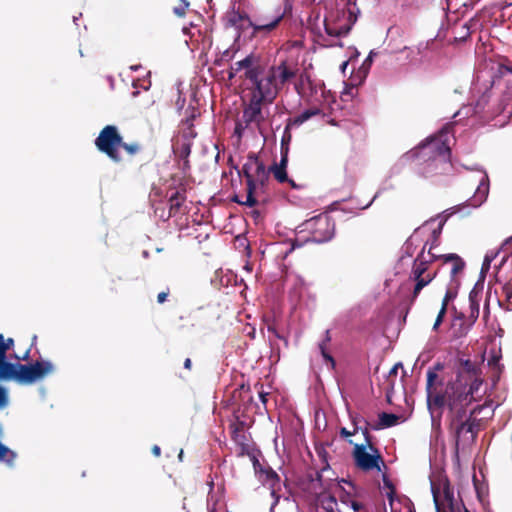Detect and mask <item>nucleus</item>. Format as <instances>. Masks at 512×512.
I'll return each mask as SVG.
<instances>
[{
	"mask_svg": "<svg viewBox=\"0 0 512 512\" xmlns=\"http://www.w3.org/2000/svg\"><path fill=\"white\" fill-rule=\"evenodd\" d=\"M270 170H271V172L273 173L274 178H275L279 183H285V182H288V183H290V185H291L292 187H296V184L294 183V181L288 178L287 172H286V170H285V169H283V166H278L277 164H274V165L270 168Z\"/></svg>",
	"mask_w": 512,
	"mask_h": 512,
	"instance_id": "obj_34",
	"label": "nucleus"
},
{
	"mask_svg": "<svg viewBox=\"0 0 512 512\" xmlns=\"http://www.w3.org/2000/svg\"><path fill=\"white\" fill-rule=\"evenodd\" d=\"M455 296L456 294L454 292H452L451 290H447L442 300V306H445L447 308L449 301L452 300Z\"/></svg>",
	"mask_w": 512,
	"mask_h": 512,
	"instance_id": "obj_50",
	"label": "nucleus"
},
{
	"mask_svg": "<svg viewBox=\"0 0 512 512\" xmlns=\"http://www.w3.org/2000/svg\"><path fill=\"white\" fill-rule=\"evenodd\" d=\"M192 327H194V323L193 322H189V325H180V324L177 325V329L180 330V331H184V330H187V329L192 328Z\"/></svg>",
	"mask_w": 512,
	"mask_h": 512,
	"instance_id": "obj_59",
	"label": "nucleus"
},
{
	"mask_svg": "<svg viewBox=\"0 0 512 512\" xmlns=\"http://www.w3.org/2000/svg\"><path fill=\"white\" fill-rule=\"evenodd\" d=\"M439 236H440V229L439 230H433L432 232V241L430 244V247H432V250L436 248L439 245Z\"/></svg>",
	"mask_w": 512,
	"mask_h": 512,
	"instance_id": "obj_48",
	"label": "nucleus"
},
{
	"mask_svg": "<svg viewBox=\"0 0 512 512\" xmlns=\"http://www.w3.org/2000/svg\"><path fill=\"white\" fill-rule=\"evenodd\" d=\"M250 158L252 161L253 175L257 178L260 185L264 186L265 181L268 180V173L266 172L265 165L255 154L250 155Z\"/></svg>",
	"mask_w": 512,
	"mask_h": 512,
	"instance_id": "obj_27",
	"label": "nucleus"
},
{
	"mask_svg": "<svg viewBox=\"0 0 512 512\" xmlns=\"http://www.w3.org/2000/svg\"><path fill=\"white\" fill-rule=\"evenodd\" d=\"M94 144L98 151L105 154L112 162L117 164L121 163L123 160L120 155V149L124 150L130 157L142 151V145L139 142H125L119 129L115 125H106L103 127L96 137Z\"/></svg>",
	"mask_w": 512,
	"mask_h": 512,
	"instance_id": "obj_2",
	"label": "nucleus"
},
{
	"mask_svg": "<svg viewBox=\"0 0 512 512\" xmlns=\"http://www.w3.org/2000/svg\"><path fill=\"white\" fill-rule=\"evenodd\" d=\"M324 26H325L326 33L329 36H333V37H344L351 30V25H348V24L339 25L336 22H331L327 19L325 20Z\"/></svg>",
	"mask_w": 512,
	"mask_h": 512,
	"instance_id": "obj_26",
	"label": "nucleus"
},
{
	"mask_svg": "<svg viewBox=\"0 0 512 512\" xmlns=\"http://www.w3.org/2000/svg\"><path fill=\"white\" fill-rule=\"evenodd\" d=\"M431 489L434 503L437 509H439L440 504L452 507L454 501V493L447 479L440 484V487H437L435 483H432Z\"/></svg>",
	"mask_w": 512,
	"mask_h": 512,
	"instance_id": "obj_14",
	"label": "nucleus"
},
{
	"mask_svg": "<svg viewBox=\"0 0 512 512\" xmlns=\"http://www.w3.org/2000/svg\"><path fill=\"white\" fill-rule=\"evenodd\" d=\"M348 443L353 445L352 458L355 466L361 471H381V466L385 467L383 457L375 445L368 448L366 445L354 443L351 439H348Z\"/></svg>",
	"mask_w": 512,
	"mask_h": 512,
	"instance_id": "obj_6",
	"label": "nucleus"
},
{
	"mask_svg": "<svg viewBox=\"0 0 512 512\" xmlns=\"http://www.w3.org/2000/svg\"><path fill=\"white\" fill-rule=\"evenodd\" d=\"M252 461H253V467L255 469V472L262 473L266 469L261 465V463L255 456H253Z\"/></svg>",
	"mask_w": 512,
	"mask_h": 512,
	"instance_id": "obj_52",
	"label": "nucleus"
},
{
	"mask_svg": "<svg viewBox=\"0 0 512 512\" xmlns=\"http://www.w3.org/2000/svg\"><path fill=\"white\" fill-rule=\"evenodd\" d=\"M467 381L461 379L449 380L441 394H436L431 404L430 412L433 415L434 410H439V418L442 415V409L444 407L453 408L459 405H470L472 403V397L467 396Z\"/></svg>",
	"mask_w": 512,
	"mask_h": 512,
	"instance_id": "obj_3",
	"label": "nucleus"
},
{
	"mask_svg": "<svg viewBox=\"0 0 512 512\" xmlns=\"http://www.w3.org/2000/svg\"><path fill=\"white\" fill-rule=\"evenodd\" d=\"M480 304L478 299V294L474 291H471L469 294V311L466 314V319L470 323L474 325L476 320L479 317Z\"/></svg>",
	"mask_w": 512,
	"mask_h": 512,
	"instance_id": "obj_29",
	"label": "nucleus"
},
{
	"mask_svg": "<svg viewBox=\"0 0 512 512\" xmlns=\"http://www.w3.org/2000/svg\"><path fill=\"white\" fill-rule=\"evenodd\" d=\"M482 411V406H475L470 412L465 421L459 423L450 431L454 437L455 448L459 449L461 442L474 443L477 439L478 433L481 430V419L477 415Z\"/></svg>",
	"mask_w": 512,
	"mask_h": 512,
	"instance_id": "obj_7",
	"label": "nucleus"
},
{
	"mask_svg": "<svg viewBox=\"0 0 512 512\" xmlns=\"http://www.w3.org/2000/svg\"><path fill=\"white\" fill-rule=\"evenodd\" d=\"M244 68L242 67V64L240 61H237L234 66H232V70H234L235 72H239L241 70H243Z\"/></svg>",
	"mask_w": 512,
	"mask_h": 512,
	"instance_id": "obj_62",
	"label": "nucleus"
},
{
	"mask_svg": "<svg viewBox=\"0 0 512 512\" xmlns=\"http://www.w3.org/2000/svg\"><path fill=\"white\" fill-rule=\"evenodd\" d=\"M284 14L280 10L266 9L258 11L252 17L234 13L229 18V23L233 26L239 22L246 21L248 26L253 28V35L269 34L275 30L282 21Z\"/></svg>",
	"mask_w": 512,
	"mask_h": 512,
	"instance_id": "obj_4",
	"label": "nucleus"
},
{
	"mask_svg": "<svg viewBox=\"0 0 512 512\" xmlns=\"http://www.w3.org/2000/svg\"><path fill=\"white\" fill-rule=\"evenodd\" d=\"M268 331L271 332L275 337L282 339L283 337L279 334V332L276 330L274 326L269 325Z\"/></svg>",
	"mask_w": 512,
	"mask_h": 512,
	"instance_id": "obj_58",
	"label": "nucleus"
},
{
	"mask_svg": "<svg viewBox=\"0 0 512 512\" xmlns=\"http://www.w3.org/2000/svg\"><path fill=\"white\" fill-rule=\"evenodd\" d=\"M319 115L324 116L322 109H320L318 106L310 107V108L304 110L299 115H297L293 118H289L287 125H286V130H288L289 128H291L293 126L298 127V126L302 125L304 122L310 120L312 117L319 116Z\"/></svg>",
	"mask_w": 512,
	"mask_h": 512,
	"instance_id": "obj_18",
	"label": "nucleus"
},
{
	"mask_svg": "<svg viewBox=\"0 0 512 512\" xmlns=\"http://www.w3.org/2000/svg\"><path fill=\"white\" fill-rule=\"evenodd\" d=\"M287 163H288V156H287V151H286L285 153L282 154L280 163L277 164V165L278 166H283V169L286 170Z\"/></svg>",
	"mask_w": 512,
	"mask_h": 512,
	"instance_id": "obj_55",
	"label": "nucleus"
},
{
	"mask_svg": "<svg viewBox=\"0 0 512 512\" xmlns=\"http://www.w3.org/2000/svg\"><path fill=\"white\" fill-rule=\"evenodd\" d=\"M186 200L183 192L176 191L169 197V217H174L180 213L181 208Z\"/></svg>",
	"mask_w": 512,
	"mask_h": 512,
	"instance_id": "obj_28",
	"label": "nucleus"
},
{
	"mask_svg": "<svg viewBox=\"0 0 512 512\" xmlns=\"http://www.w3.org/2000/svg\"><path fill=\"white\" fill-rule=\"evenodd\" d=\"M53 371V364L47 360L36 361L29 365L17 363L15 381L20 384H32L51 374Z\"/></svg>",
	"mask_w": 512,
	"mask_h": 512,
	"instance_id": "obj_9",
	"label": "nucleus"
},
{
	"mask_svg": "<svg viewBox=\"0 0 512 512\" xmlns=\"http://www.w3.org/2000/svg\"><path fill=\"white\" fill-rule=\"evenodd\" d=\"M254 388L257 390L258 394H259V397L261 399V402L266 405L267 403V396H268V393L264 392L263 391V384L260 383V382H257L255 385H254Z\"/></svg>",
	"mask_w": 512,
	"mask_h": 512,
	"instance_id": "obj_46",
	"label": "nucleus"
},
{
	"mask_svg": "<svg viewBox=\"0 0 512 512\" xmlns=\"http://www.w3.org/2000/svg\"><path fill=\"white\" fill-rule=\"evenodd\" d=\"M7 347H4V344L0 343V360L6 359Z\"/></svg>",
	"mask_w": 512,
	"mask_h": 512,
	"instance_id": "obj_57",
	"label": "nucleus"
},
{
	"mask_svg": "<svg viewBox=\"0 0 512 512\" xmlns=\"http://www.w3.org/2000/svg\"><path fill=\"white\" fill-rule=\"evenodd\" d=\"M327 488L324 487L323 491L317 493L318 494V501L321 504L322 508L326 512H345L344 510H340L338 508V503L334 495L327 493L325 490ZM351 509L352 512H356L361 508V504L351 500Z\"/></svg>",
	"mask_w": 512,
	"mask_h": 512,
	"instance_id": "obj_15",
	"label": "nucleus"
},
{
	"mask_svg": "<svg viewBox=\"0 0 512 512\" xmlns=\"http://www.w3.org/2000/svg\"><path fill=\"white\" fill-rule=\"evenodd\" d=\"M270 77L276 84V88L279 91L286 83L294 79L297 75L298 68L296 64L282 60L278 65H273L268 68Z\"/></svg>",
	"mask_w": 512,
	"mask_h": 512,
	"instance_id": "obj_11",
	"label": "nucleus"
},
{
	"mask_svg": "<svg viewBox=\"0 0 512 512\" xmlns=\"http://www.w3.org/2000/svg\"><path fill=\"white\" fill-rule=\"evenodd\" d=\"M152 453L155 457H159L161 455V449L158 445H154L152 447Z\"/></svg>",
	"mask_w": 512,
	"mask_h": 512,
	"instance_id": "obj_60",
	"label": "nucleus"
},
{
	"mask_svg": "<svg viewBox=\"0 0 512 512\" xmlns=\"http://www.w3.org/2000/svg\"><path fill=\"white\" fill-rule=\"evenodd\" d=\"M440 257H443V264L451 265L450 274H451L452 278H454L460 272L463 271V269L465 267V262L457 254H454V253L441 254Z\"/></svg>",
	"mask_w": 512,
	"mask_h": 512,
	"instance_id": "obj_24",
	"label": "nucleus"
},
{
	"mask_svg": "<svg viewBox=\"0 0 512 512\" xmlns=\"http://www.w3.org/2000/svg\"><path fill=\"white\" fill-rule=\"evenodd\" d=\"M400 420V416L393 414V413H387V412H381L378 415V422L374 424L371 428L373 430H381L384 428L393 427L398 424Z\"/></svg>",
	"mask_w": 512,
	"mask_h": 512,
	"instance_id": "obj_25",
	"label": "nucleus"
},
{
	"mask_svg": "<svg viewBox=\"0 0 512 512\" xmlns=\"http://www.w3.org/2000/svg\"><path fill=\"white\" fill-rule=\"evenodd\" d=\"M242 173L246 178L247 183V193L245 196V200H240L237 197L234 198V201L241 204L246 205L248 207H254L257 205L258 201L254 196L256 183L253 175V167L250 155L248 156V161L242 167Z\"/></svg>",
	"mask_w": 512,
	"mask_h": 512,
	"instance_id": "obj_12",
	"label": "nucleus"
},
{
	"mask_svg": "<svg viewBox=\"0 0 512 512\" xmlns=\"http://www.w3.org/2000/svg\"><path fill=\"white\" fill-rule=\"evenodd\" d=\"M383 483L389 489V493H387V497L389 498L390 501H393V496L395 494V486L389 480V478L386 474L383 475Z\"/></svg>",
	"mask_w": 512,
	"mask_h": 512,
	"instance_id": "obj_44",
	"label": "nucleus"
},
{
	"mask_svg": "<svg viewBox=\"0 0 512 512\" xmlns=\"http://www.w3.org/2000/svg\"><path fill=\"white\" fill-rule=\"evenodd\" d=\"M305 230L315 243H324L332 239L335 233V223L326 213L319 214L304 222Z\"/></svg>",
	"mask_w": 512,
	"mask_h": 512,
	"instance_id": "obj_8",
	"label": "nucleus"
},
{
	"mask_svg": "<svg viewBox=\"0 0 512 512\" xmlns=\"http://www.w3.org/2000/svg\"><path fill=\"white\" fill-rule=\"evenodd\" d=\"M16 372H17V364L7 362L6 359L0 360V379L15 380Z\"/></svg>",
	"mask_w": 512,
	"mask_h": 512,
	"instance_id": "obj_31",
	"label": "nucleus"
},
{
	"mask_svg": "<svg viewBox=\"0 0 512 512\" xmlns=\"http://www.w3.org/2000/svg\"><path fill=\"white\" fill-rule=\"evenodd\" d=\"M428 257L429 258H427V260H431V263L434 262L435 260L443 261V257H440V255H437L436 253H434L432 250V247H429V249H428Z\"/></svg>",
	"mask_w": 512,
	"mask_h": 512,
	"instance_id": "obj_54",
	"label": "nucleus"
},
{
	"mask_svg": "<svg viewBox=\"0 0 512 512\" xmlns=\"http://www.w3.org/2000/svg\"><path fill=\"white\" fill-rule=\"evenodd\" d=\"M169 294H170L169 288H167L166 291H162V292L158 293L157 302L159 304H163L167 300V297L169 296Z\"/></svg>",
	"mask_w": 512,
	"mask_h": 512,
	"instance_id": "obj_51",
	"label": "nucleus"
},
{
	"mask_svg": "<svg viewBox=\"0 0 512 512\" xmlns=\"http://www.w3.org/2000/svg\"><path fill=\"white\" fill-rule=\"evenodd\" d=\"M247 81L249 83L247 89L252 99L271 104L279 93L268 69L264 67L249 71Z\"/></svg>",
	"mask_w": 512,
	"mask_h": 512,
	"instance_id": "obj_5",
	"label": "nucleus"
},
{
	"mask_svg": "<svg viewBox=\"0 0 512 512\" xmlns=\"http://www.w3.org/2000/svg\"><path fill=\"white\" fill-rule=\"evenodd\" d=\"M179 322L180 321H186L185 322H182V325H189V322H192L191 319H190V314H187V315H181L179 316ZM181 325V323H179Z\"/></svg>",
	"mask_w": 512,
	"mask_h": 512,
	"instance_id": "obj_56",
	"label": "nucleus"
},
{
	"mask_svg": "<svg viewBox=\"0 0 512 512\" xmlns=\"http://www.w3.org/2000/svg\"><path fill=\"white\" fill-rule=\"evenodd\" d=\"M261 474L265 475V481L270 484L272 495L275 496V487L280 483L278 474L270 467L266 468Z\"/></svg>",
	"mask_w": 512,
	"mask_h": 512,
	"instance_id": "obj_38",
	"label": "nucleus"
},
{
	"mask_svg": "<svg viewBox=\"0 0 512 512\" xmlns=\"http://www.w3.org/2000/svg\"><path fill=\"white\" fill-rule=\"evenodd\" d=\"M489 193V184L487 182V178L483 177L477 189L473 195V197L469 200V206L474 208L479 207L488 197Z\"/></svg>",
	"mask_w": 512,
	"mask_h": 512,
	"instance_id": "obj_23",
	"label": "nucleus"
},
{
	"mask_svg": "<svg viewBox=\"0 0 512 512\" xmlns=\"http://www.w3.org/2000/svg\"><path fill=\"white\" fill-rule=\"evenodd\" d=\"M478 374H481V369L476 363L472 362L469 359L459 360V367L456 371L455 379L464 380V375H466V378H472L473 376Z\"/></svg>",
	"mask_w": 512,
	"mask_h": 512,
	"instance_id": "obj_20",
	"label": "nucleus"
},
{
	"mask_svg": "<svg viewBox=\"0 0 512 512\" xmlns=\"http://www.w3.org/2000/svg\"><path fill=\"white\" fill-rule=\"evenodd\" d=\"M8 403L7 390L0 386V408L6 406Z\"/></svg>",
	"mask_w": 512,
	"mask_h": 512,
	"instance_id": "obj_47",
	"label": "nucleus"
},
{
	"mask_svg": "<svg viewBox=\"0 0 512 512\" xmlns=\"http://www.w3.org/2000/svg\"><path fill=\"white\" fill-rule=\"evenodd\" d=\"M463 381H467V396L472 397V401L474 400V393L478 391L479 387L482 385L483 380L480 377V374L473 376L472 378H466Z\"/></svg>",
	"mask_w": 512,
	"mask_h": 512,
	"instance_id": "obj_36",
	"label": "nucleus"
},
{
	"mask_svg": "<svg viewBox=\"0 0 512 512\" xmlns=\"http://www.w3.org/2000/svg\"><path fill=\"white\" fill-rule=\"evenodd\" d=\"M443 133L420 144L406 155L409 159L422 161L417 173L424 178L448 174L452 170L450 147L443 140Z\"/></svg>",
	"mask_w": 512,
	"mask_h": 512,
	"instance_id": "obj_1",
	"label": "nucleus"
},
{
	"mask_svg": "<svg viewBox=\"0 0 512 512\" xmlns=\"http://www.w3.org/2000/svg\"><path fill=\"white\" fill-rule=\"evenodd\" d=\"M437 272H426L425 274L421 275L418 279H413L416 283L412 292V301H414L418 295L420 294L421 290L426 287L429 283L432 282V280L436 277Z\"/></svg>",
	"mask_w": 512,
	"mask_h": 512,
	"instance_id": "obj_30",
	"label": "nucleus"
},
{
	"mask_svg": "<svg viewBox=\"0 0 512 512\" xmlns=\"http://www.w3.org/2000/svg\"><path fill=\"white\" fill-rule=\"evenodd\" d=\"M352 423L354 425L353 431H349L345 427H342L339 431V434L342 438L348 439L352 435H355L357 432H359V426L356 418H352Z\"/></svg>",
	"mask_w": 512,
	"mask_h": 512,
	"instance_id": "obj_42",
	"label": "nucleus"
},
{
	"mask_svg": "<svg viewBox=\"0 0 512 512\" xmlns=\"http://www.w3.org/2000/svg\"><path fill=\"white\" fill-rule=\"evenodd\" d=\"M330 341H331L330 331L326 330L325 338L319 344V349H320V352H321V355L323 356V358L326 361L330 362L332 367H335V360H334V358L327 352V345H328V343Z\"/></svg>",
	"mask_w": 512,
	"mask_h": 512,
	"instance_id": "obj_37",
	"label": "nucleus"
},
{
	"mask_svg": "<svg viewBox=\"0 0 512 512\" xmlns=\"http://www.w3.org/2000/svg\"><path fill=\"white\" fill-rule=\"evenodd\" d=\"M499 73L501 75H504L505 73H511L512 74V64L511 65H508V64H500L499 65Z\"/></svg>",
	"mask_w": 512,
	"mask_h": 512,
	"instance_id": "obj_53",
	"label": "nucleus"
},
{
	"mask_svg": "<svg viewBox=\"0 0 512 512\" xmlns=\"http://www.w3.org/2000/svg\"><path fill=\"white\" fill-rule=\"evenodd\" d=\"M242 67L245 69V78L247 79V73L251 70H260L263 66L260 64L259 59L254 55L250 54L244 59L240 60Z\"/></svg>",
	"mask_w": 512,
	"mask_h": 512,
	"instance_id": "obj_33",
	"label": "nucleus"
},
{
	"mask_svg": "<svg viewBox=\"0 0 512 512\" xmlns=\"http://www.w3.org/2000/svg\"><path fill=\"white\" fill-rule=\"evenodd\" d=\"M399 368L403 369V365H402V363H401V362L396 363V364H395V365L390 369V371H389V374H388V381H389V384H390L391 388H393V386H394V383H393V381H391V378H392V377H395V376L397 375V373H398V369H399Z\"/></svg>",
	"mask_w": 512,
	"mask_h": 512,
	"instance_id": "obj_45",
	"label": "nucleus"
},
{
	"mask_svg": "<svg viewBox=\"0 0 512 512\" xmlns=\"http://www.w3.org/2000/svg\"><path fill=\"white\" fill-rule=\"evenodd\" d=\"M189 5L187 0H179L178 4L173 8V13L178 17H184Z\"/></svg>",
	"mask_w": 512,
	"mask_h": 512,
	"instance_id": "obj_41",
	"label": "nucleus"
},
{
	"mask_svg": "<svg viewBox=\"0 0 512 512\" xmlns=\"http://www.w3.org/2000/svg\"><path fill=\"white\" fill-rule=\"evenodd\" d=\"M247 128H248V127H245V124H244L243 120L241 119V120H239V121L236 123V125H235V131H234V132H235V134H237L239 137H241V136H242V134H243V131H244L245 129H247Z\"/></svg>",
	"mask_w": 512,
	"mask_h": 512,
	"instance_id": "obj_49",
	"label": "nucleus"
},
{
	"mask_svg": "<svg viewBox=\"0 0 512 512\" xmlns=\"http://www.w3.org/2000/svg\"><path fill=\"white\" fill-rule=\"evenodd\" d=\"M445 366L441 362H436L433 366L429 367L426 373L427 381H426V394H427V405L428 408L431 409V404L433 403L434 396L436 394H441L443 389L444 377L439 373L444 370Z\"/></svg>",
	"mask_w": 512,
	"mask_h": 512,
	"instance_id": "obj_10",
	"label": "nucleus"
},
{
	"mask_svg": "<svg viewBox=\"0 0 512 512\" xmlns=\"http://www.w3.org/2000/svg\"><path fill=\"white\" fill-rule=\"evenodd\" d=\"M427 243L424 245L420 253L417 255L413 262L412 270H411V278L418 279L421 275L428 272L429 265L431 264V260H427L425 257V249Z\"/></svg>",
	"mask_w": 512,
	"mask_h": 512,
	"instance_id": "obj_19",
	"label": "nucleus"
},
{
	"mask_svg": "<svg viewBox=\"0 0 512 512\" xmlns=\"http://www.w3.org/2000/svg\"><path fill=\"white\" fill-rule=\"evenodd\" d=\"M499 303L506 310H512V281H509L502 286Z\"/></svg>",
	"mask_w": 512,
	"mask_h": 512,
	"instance_id": "obj_32",
	"label": "nucleus"
},
{
	"mask_svg": "<svg viewBox=\"0 0 512 512\" xmlns=\"http://www.w3.org/2000/svg\"><path fill=\"white\" fill-rule=\"evenodd\" d=\"M442 321H443V318H442V317H438V316H437V318H436V320H435V323H434V325H433V329H434V330H437V328L440 326V324L442 323Z\"/></svg>",
	"mask_w": 512,
	"mask_h": 512,
	"instance_id": "obj_64",
	"label": "nucleus"
},
{
	"mask_svg": "<svg viewBox=\"0 0 512 512\" xmlns=\"http://www.w3.org/2000/svg\"><path fill=\"white\" fill-rule=\"evenodd\" d=\"M13 339L8 338L7 340H4V347H7V351L13 346Z\"/></svg>",
	"mask_w": 512,
	"mask_h": 512,
	"instance_id": "obj_63",
	"label": "nucleus"
},
{
	"mask_svg": "<svg viewBox=\"0 0 512 512\" xmlns=\"http://www.w3.org/2000/svg\"><path fill=\"white\" fill-rule=\"evenodd\" d=\"M317 478L315 480V482L313 481V487L315 488L317 483L320 485V486H323L322 484V475L320 473L317 472Z\"/></svg>",
	"mask_w": 512,
	"mask_h": 512,
	"instance_id": "obj_61",
	"label": "nucleus"
},
{
	"mask_svg": "<svg viewBox=\"0 0 512 512\" xmlns=\"http://www.w3.org/2000/svg\"><path fill=\"white\" fill-rule=\"evenodd\" d=\"M500 360H501L500 352L497 353V352H494V351L492 352L491 357L488 359V365L491 368L497 370L498 373H500L501 370H502V366L500 364Z\"/></svg>",
	"mask_w": 512,
	"mask_h": 512,
	"instance_id": "obj_40",
	"label": "nucleus"
},
{
	"mask_svg": "<svg viewBox=\"0 0 512 512\" xmlns=\"http://www.w3.org/2000/svg\"><path fill=\"white\" fill-rule=\"evenodd\" d=\"M474 23V20L471 19L470 21L464 23L461 27H460V30H456L455 29V41L456 42H464L466 41L470 35H471V27Z\"/></svg>",
	"mask_w": 512,
	"mask_h": 512,
	"instance_id": "obj_35",
	"label": "nucleus"
},
{
	"mask_svg": "<svg viewBox=\"0 0 512 512\" xmlns=\"http://www.w3.org/2000/svg\"><path fill=\"white\" fill-rule=\"evenodd\" d=\"M263 104L266 103L249 97V103L243 109L241 118L245 127H249L251 124H255L257 127H260L264 122L265 117L262 112Z\"/></svg>",
	"mask_w": 512,
	"mask_h": 512,
	"instance_id": "obj_13",
	"label": "nucleus"
},
{
	"mask_svg": "<svg viewBox=\"0 0 512 512\" xmlns=\"http://www.w3.org/2000/svg\"><path fill=\"white\" fill-rule=\"evenodd\" d=\"M195 118V114H194V108H192V114L189 118L186 119L185 123L188 125V130L189 132H184L183 136L186 139V141H184L181 146L179 147L178 149V155L180 158L182 159H187L191 153V148H192V143L190 141V139L192 138H195L197 133L193 130V124H192V121L193 119Z\"/></svg>",
	"mask_w": 512,
	"mask_h": 512,
	"instance_id": "obj_16",
	"label": "nucleus"
},
{
	"mask_svg": "<svg viewBox=\"0 0 512 512\" xmlns=\"http://www.w3.org/2000/svg\"><path fill=\"white\" fill-rule=\"evenodd\" d=\"M374 55H375V53L373 51H371L369 53L368 57L364 60L362 66L360 67V73H362L364 76L367 75V73L371 67Z\"/></svg>",
	"mask_w": 512,
	"mask_h": 512,
	"instance_id": "obj_43",
	"label": "nucleus"
},
{
	"mask_svg": "<svg viewBox=\"0 0 512 512\" xmlns=\"http://www.w3.org/2000/svg\"><path fill=\"white\" fill-rule=\"evenodd\" d=\"M473 324L467 321L466 313L464 312H456L455 317L452 322V335L454 338H462L465 337Z\"/></svg>",
	"mask_w": 512,
	"mask_h": 512,
	"instance_id": "obj_17",
	"label": "nucleus"
},
{
	"mask_svg": "<svg viewBox=\"0 0 512 512\" xmlns=\"http://www.w3.org/2000/svg\"><path fill=\"white\" fill-rule=\"evenodd\" d=\"M469 405H459L448 409L447 420L449 423V430L454 428L459 423L465 421L468 417L467 408Z\"/></svg>",
	"mask_w": 512,
	"mask_h": 512,
	"instance_id": "obj_21",
	"label": "nucleus"
},
{
	"mask_svg": "<svg viewBox=\"0 0 512 512\" xmlns=\"http://www.w3.org/2000/svg\"><path fill=\"white\" fill-rule=\"evenodd\" d=\"M365 427H359V431H361L362 435L364 436V440L365 442L362 444V445H366L368 446V448H372L374 443H373V436L370 434V431H369V426H370V423L368 421H365Z\"/></svg>",
	"mask_w": 512,
	"mask_h": 512,
	"instance_id": "obj_39",
	"label": "nucleus"
},
{
	"mask_svg": "<svg viewBox=\"0 0 512 512\" xmlns=\"http://www.w3.org/2000/svg\"><path fill=\"white\" fill-rule=\"evenodd\" d=\"M412 6L422 10L441 9L449 11L452 5L446 0H412Z\"/></svg>",
	"mask_w": 512,
	"mask_h": 512,
	"instance_id": "obj_22",
	"label": "nucleus"
}]
</instances>
